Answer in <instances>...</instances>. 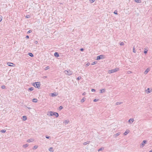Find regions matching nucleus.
Instances as JSON below:
<instances>
[{
    "instance_id": "obj_1",
    "label": "nucleus",
    "mask_w": 152,
    "mask_h": 152,
    "mask_svg": "<svg viewBox=\"0 0 152 152\" xmlns=\"http://www.w3.org/2000/svg\"><path fill=\"white\" fill-rule=\"evenodd\" d=\"M119 70V68H116L114 69L109 70L108 71V72L109 73L111 74L117 72Z\"/></svg>"
},
{
    "instance_id": "obj_2",
    "label": "nucleus",
    "mask_w": 152,
    "mask_h": 152,
    "mask_svg": "<svg viewBox=\"0 0 152 152\" xmlns=\"http://www.w3.org/2000/svg\"><path fill=\"white\" fill-rule=\"evenodd\" d=\"M64 72L67 75H71L73 73V72L69 70H65L64 71Z\"/></svg>"
},
{
    "instance_id": "obj_3",
    "label": "nucleus",
    "mask_w": 152,
    "mask_h": 152,
    "mask_svg": "<svg viewBox=\"0 0 152 152\" xmlns=\"http://www.w3.org/2000/svg\"><path fill=\"white\" fill-rule=\"evenodd\" d=\"M50 116L54 115L56 117H58L59 116L58 114V113L56 112H54L53 111H50Z\"/></svg>"
},
{
    "instance_id": "obj_4",
    "label": "nucleus",
    "mask_w": 152,
    "mask_h": 152,
    "mask_svg": "<svg viewBox=\"0 0 152 152\" xmlns=\"http://www.w3.org/2000/svg\"><path fill=\"white\" fill-rule=\"evenodd\" d=\"M147 141L146 140H143L142 142V143L140 145V147H143L145 145V144L146 143Z\"/></svg>"
},
{
    "instance_id": "obj_5",
    "label": "nucleus",
    "mask_w": 152,
    "mask_h": 152,
    "mask_svg": "<svg viewBox=\"0 0 152 152\" xmlns=\"http://www.w3.org/2000/svg\"><path fill=\"white\" fill-rule=\"evenodd\" d=\"M34 86L35 88H39L40 86V84L39 83V82H36L35 84H34Z\"/></svg>"
},
{
    "instance_id": "obj_6",
    "label": "nucleus",
    "mask_w": 152,
    "mask_h": 152,
    "mask_svg": "<svg viewBox=\"0 0 152 152\" xmlns=\"http://www.w3.org/2000/svg\"><path fill=\"white\" fill-rule=\"evenodd\" d=\"M104 56L103 55H101L100 56H98L97 57V60H99L101 59H103L104 58Z\"/></svg>"
},
{
    "instance_id": "obj_7",
    "label": "nucleus",
    "mask_w": 152,
    "mask_h": 152,
    "mask_svg": "<svg viewBox=\"0 0 152 152\" xmlns=\"http://www.w3.org/2000/svg\"><path fill=\"white\" fill-rule=\"evenodd\" d=\"M134 121L133 118H131L129 120L128 122L129 124H131L134 122Z\"/></svg>"
},
{
    "instance_id": "obj_8",
    "label": "nucleus",
    "mask_w": 152,
    "mask_h": 152,
    "mask_svg": "<svg viewBox=\"0 0 152 152\" xmlns=\"http://www.w3.org/2000/svg\"><path fill=\"white\" fill-rule=\"evenodd\" d=\"M121 134V133L120 132H118L116 134H114L113 136L114 137H116L117 136H118Z\"/></svg>"
},
{
    "instance_id": "obj_9",
    "label": "nucleus",
    "mask_w": 152,
    "mask_h": 152,
    "mask_svg": "<svg viewBox=\"0 0 152 152\" xmlns=\"http://www.w3.org/2000/svg\"><path fill=\"white\" fill-rule=\"evenodd\" d=\"M69 120H65L64 121L63 124L65 125H66L67 124H68L69 123Z\"/></svg>"
},
{
    "instance_id": "obj_10",
    "label": "nucleus",
    "mask_w": 152,
    "mask_h": 152,
    "mask_svg": "<svg viewBox=\"0 0 152 152\" xmlns=\"http://www.w3.org/2000/svg\"><path fill=\"white\" fill-rule=\"evenodd\" d=\"M150 69L149 68H148L144 72V74L145 75H146L147 74L148 72L150 71Z\"/></svg>"
},
{
    "instance_id": "obj_11",
    "label": "nucleus",
    "mask_w": 152,
    "mask_h": 152,
    "mask_svg": "<svg viewBox=\"0 0 152 152\" xmlns=\"http://www.w3.org/2000/svg\"><path fill=\"white\" fill-rule=\"evenodd\" d=\"M51 94V96L53 97L57 96L58 95V94L55 92L52 93Z\"/></svg>"
},
{
    "instance_id": "obj_12",
    "label": "nucleus",
    "mask_w": 152,
    "mask_h": 152,
    "mask_svg": "<svg viewBox=\"0 0 152 152\" xmlns=\"http://www.w3.org/2000/svg\"><path fill=\"white\" fill-rule=\"evenodd\" d=\"M150 89L148 88L145 90V91L146 92V93L147 94H149L151 92V91H150Z\"/></svg>"
},
{
    "instance_id": "obj_13",
    "label": "nucleus",
    "mask_w": 152,
    "mask_h": 152,
    "mask_svg": "<svg viewBox=\"0 0 152 152\" xmlns=\"http://www.w3.org/2000/svg\"><path fill=\"white\" fill-rule=\"evenodd\" d=\"M105 89L104 88L100 90V93H102L105 92Z\"/></svg>"
},
{
    "instance_id": "obj_14",
    "label": "nucleus",
    "mask_w": 152,
    "mask_h": 152,
    "mask_svg": "<svg viewBox=\"0 0 152 152\" xmlns=\"http://www.w3.org/2000/svg\"><path fill=\"white\" fill-rule=\"evenodd\" d=\"M54 55L55 56H56V57H58L59 56L58 53L57 52H55L54 53Z\"/></svg>"
},
{
    "instance_id": "obj_15",
    "label": "nucleus",
    "mask_w": 152,
    "mask_h": 152,
    "mask_svg": "<svg viewBox=\"0 0 152 152\" xmlns=\"http://www.w3.org/2000/svg\"><path fill=\"white\" fill-rule=\"evenodd\" d=\"M38 101V100L37 99H32V101L34 102H37Z\"/></svg>"
},
{
    "instance_id": "obj_16",
    "label": "nucleus",
    "mask_w": 152,
    "mask_h": 152,
    "mask_svg": "<svg viewBox=\"0 0 152 152\" xmlns=\"http://www.w3.org/2000/svg\"><path fill=\"white\" fill-rule=\"evenodd\" d=\"M28 144H26L23 145V146L24 148H25L28 147Z\"/></svg>"
},
{
    "instance_id": "obj_17",
    "label": "nucleus",
    "mask_w": 152,
    "mask_h": 152,
    "mask_svg": "<svg viewBox=\"0 0 152 152\" xmlns=\"http://www.w3.org/2000/svg\"><path fill=\"white\" fill-rule=\"evenodd\" d=\"M49 151L51 152H53V148L52 147L50 148L49 149Z\"/></svg>"
},
{
    "instance_id": "obj_18",
    "label": "nucleus",
    "mask_w": 152,
    "mask_h": 152,
    "mask_svg": "<svg viewBox=\"0 0 152 152\" xmlns=\"http://www.w3.org/2000/svg\"><path fill=\"white\" fill-rule=\"evenodd\" d=\"M33 141V140L32 139H30L28 140L27 141L28 142H30Z\"/></svg>"
},
{
    "instance_id": "obj_19",
    "label": "nucleus",
    "mask_w": 152,
    "mask_h": 152,
    "mask_svg": "<svg viewBox=\"0 0 152 152\" xmlns=\"http://www.w3.org/2000/svg\"><path fill=\"white\" fill-rule=\"evenodd\" d=\"M7 65L9 66H13L12 65L10 64H14L13 63H10V62H8L7 63Z\"/></svg>"
},
{
    "instance_id": "obj_20",
    "label": "nucleus",
    "mask_w": 152,
    "mask_h": 152,
    "mask_svg": "<svg viewBox=\"0 0 152 152\" xmlns=\"http://www.w3.org/2000/svg\"><path fill=\"white\" fill-rule=\"evenodd\" d=\"M145 49V50H144V53H145V54H146V53H147V52H148V49H146V48H145V49Z\"/></svg>"
},
{
    "instance_id": "obj_21",
    "label": "nucleus",
    "mask_w": 152,
    "mask_h": 152,
    "mask_svg": "<svg viewBox=\"0 0 152 152\" xmlns=\"http://www.w3.org/2000/svg\"><path fill=\"white\" fill-rule=\"evenodd\" d=\"M134 1L135 2L137 3H140L141 2L140 0H135Z\"/></svg>"
},
{
    "instance_id": "obj_22",
    "label": "nucleus",
    "mask_w": 152,
    "mask_h": 152,
    "mask_svg": "<svg viewBox=\"0 0 152 152\" xmlns=\"http://www.w3.org/2000/svg\"><path fill=\"white\" fill-rule=\"evenodd\" d=\"M34 88L33 87H31L28 88V91H33L34 90Z\"/></svg>"
},
{
    "instance_id": "obj_23",
    "label": "nucleus",
    "mask_w": 152,
    "mask_h": 152,
    "mask_svg": "<svg viewBox=\"0 0 152 152\" xmlns=\"http://www.w3.org/2000/svg\"><path fill=\"white\" fill-rule=\"evenodd\" d=\"M90 141H87V142H84V143H83V145H86L87 144H88L90 143Z\"/></svg>"
},
{
    "instance_id": "obj_24",
    "label": "nucleus",
    "mask_w": 152,
    "mask_h": 152,
    "mask_svg": "<svg viewBox=\"0 0 152 152\" xmlns=\"http://www.w3.org/2000/svg\"><path fill=\"white\" fill-rule=\"evenodd\" d=\"M86 98H83L81 100V102L82 103L85 100Z\"/></svg>"
},
{
    "instance_id": "obj_25",
    "label": "nucleus",
    "mask_w": 152,
    "mask_h": 152,
    "mask_svg": "<svg viewBox=\"0 0 152 152\" xmlns=\"http://www.w3.org/2000/svg\"><path fill=\"white\" fill-rule=\"evenodd\" d=\"M23 119L24 121H26L27 120V118L26 116H23Z\"/></svg>"
},
{
    "instance_id": "obj_26",
    "label": "nucleus",
    "mask_w": 152,
    "mask_h": 152,
    "mask_svg": "<svg viewBox=\"0 0 152 152\" xmlns=\"http://www.w3.org/2000/svg\"><path fill=\"white\" fill-rule=\"evenodd\" d=\"M28 55L31 57H32L34 56L31 53H28Z\"/></svg>"
},
{
    "instance_id": "obj_27",
    "label": "nucleus",
    "mask_w": 152,
    "mask_h": 152,
    "mask_svg": "<svg viewBox=\"0 0 152 152\" xmlns=\"http://www.w3.org/2000/svg\"><path fill=\"white\" fill-rule=\"evenodd\" d=\"M122 103V102H117L116 103V104L117 105L120 104Z\"/></svg>"
},
{
    "instance_id": "obj_28",
    "label": "nucleus",
    "mask_w": 152,
    "mask_h": 152,
    "mask_svg": "<svg viewBox=\"0 0 152 152\" xmlns=\"http://www.w3.org/2000/svg\"><path fill=\"white\" fill-rule=\"evenodd\" d=\"M129 133V131H125V132L124 133V134L125 135H127L128 133Z\"/></svg>"
},
{
    "instance_id": "obj_29",
    "label": "nucleus",
    "mask_w": 152,
    "mask_h": 152,
    "mask_svg": "<svg viewBox=\"0 0 152 152\" xmlns=\"http://www.w3.org/2000/svg\"><path fill=\"white\" fill-rule=\"evenodd\" d=\"M104 149V148H100L99 149H98V151L99 152L101 151H102Z\"/></svg>"
},
{
    "instance_id": "obj_30",
    "label": "nucleus",
    "mask_w": 152,
    "mask_h": 152,
    "mask_svg": "<svg viewBox=\"0 0 152 152\" xmlns=\"http://www.w3.org/2000/svg\"><path fill=\"white\" fill-rule=\"evenodd\" d=\"M6 131V130H4V129H3L1 131V132L3 133H4Z\"/></svg>"
},
{
    "instance_id": "obj_31",
    "label": "nucleus",
    "mask_w": 152,
    "mask_h": 152,
    "mask_svg": "<svg viewBox=\"0 0 152 152\" xmlns=\"http://www.w3.org/2000/svg\"><path fill=\"white\" fill-rule=\"evenodd\" d=\"M120 45L121 46L124 45V43L123 42H121L120 43Z\"/></svg>"
},
{
    "instance_id": "obj_32",
    "label": "nucleus",
    "mask_w": 152,
    "mask_h": 152,
    "mask_svg": "<svg viewBox=\"0 0 152 152\" xmlns=\"http://www.w3.org/2000/svg\"><path fill=\"white\" fill-rule=\"evenodd\" d=\"M1 87L2 89H5L6 88V86H2Z\"/></svg>"
},
{
    "instance_id": "obj_33",
    "label": "nucleus",
    "mask_w": 152,
    "mask_h": 152,
    "mask_svg": "<svg viewBox=\"0 0 152 152\" xmlns=\"http://www.w3.org/2000/svg\"><path fill=\"white\" fill-rule=\"evenodd\" d=\"M89 1L91 3H93L95 1V0H89Z\"/></svg>"
},
{
    "instance_id": "obj_34",
    "label": "nucleus",
    "mask_w": 152,
    "mask_h": 152,
    "mask_svg": "<svg viewBox=\"0 0 152 152\" xmlns=\"http://www.w3.org/2000/svg\"><path fill=\"white\" fill-rule=\"evenodd\" d=\"M49 68H50L48 66L46 67L45 68V70H46L49 69Z\"/></svg>"
},
{
    "instance_id": "obj_35",
    "label": "nucleus",
    "mask_w": 152,
    "mask_h": 152,
    "mask_svg": "<svg viewBox=\"0 0 152 152\" xmlns=\"http://www.w3.org/2000/svg\"><path fill=\"white\" fill-rule=\"evenodd\" d=\"M81 77H80V76H79V77H78L77 79V80H80V79H81Z\"/></svg>"
},
{
    "instance_id": "obj_36",
    "label": "nucleus",
    "mask_w": 152,
    "mask_h": 152,
    "mask_svg": "<svg viewBox=\"0 0 152 152\" xmlns=\"http://www.w3.org/2000/svg\"><path fill=\"white\" fill-rule=\"evenodd\" d=\"M131 73H132V72L130 71H129L127 72V73L129 74H130Z\"/></svg>"
},
{
    "instance_id": "obj_37",
    "label": "nucleus",
    "mask_w": 152,
    "mask_h": 152,
    "mask_svg": "<svg viewBox=\"0 0 152 152\" xmlns=\"http://www.w3.org/2000/svg\"><path fill=\"white\" fill-rule=\"evenodd\" d=\"M38 147V146H37V145H35L34 147V148L33 149H37Z\"/></svg>"
},
{
    "instance_id": "obj_38",
    "label": "nucleus",
    "mask_w": 152,
    "mask_h": 152,
    "mask_svg": "<svg viewBox=\"0 0 152 152\" xmlns=\"http://www.w3.org/2000/svg\"><path fill=\"white\" fill-rule=\"evenodd\" d=\"M2 20V17L1 16L0 17V22H1Z\"/></svg>"
},
{
    "instance_id": "obj_39",
    "label": "nucleus",
    "mask_w": 152,
    "mask_h": 152,
    "mask_svg": "<svg viewBox=\"0 0 152 152\" xmlns=\"http://www.w3.org/2000/svg\"><path fill=\"white\" fill-rule=\"evenodd\" d=\"M99 100L98 99H94V102H97V101H98Z\"/></svg>"
},
{
    "instance_id": "obj_40",
    "label": "nucleus",
    "mask_w": 152,
    "mask_h": 152,
    "mask_svg": "<svg viewBox=\"0 0 152 152\" xmlns=\"http://www.w3.org/2000/svg\"><path fill=\"white\" fill-rule=\"evenodd\" d=\"M114 13L115 14H117V10H115L114 12Z\"/></svg>"
},
{
    "instance_id": "obj_41",
    "label": "nucleus",
    "mask_w": 152,
    "mask_h": 152,
    "mask_svg": "<svg viewBox=\"0 0 152 152\" xmlns=\"http://www.w3.org/2000/svg\"><path fill=\"white\" fill-rule=\"evenodd\" d=\"M96 63V62H95V61H94V62H93L92 63V65H94V64H95Z\"/></svg>"
},
{
    "instance_id": "obj_42",
    "label": "nucleus",
    "mask_w": 152,
    "mask_h": 152,
    "mask_svg": "<svg viewBox=\"0 0 152 152\" xmlns=\"http://www.w3.org/2000/svg\"><path fill=\"white\" fill-rule=\"evenodd\" d=\"M32 32V31L31 30H29L27 32V33L29 34L31 33Z\"/></svg>"
},
{
    "instance_id": "obj_43",
    "label": "nucleus",
    "mask_w": 152,
    "mask_h": 152,
    "mask_svg": "<svg viewBox=\"0 0 152 152\" xmlns=\"http://www.w3.org/2000/svg\"><path fill=\"white\" fill-rule=\"evenodd\" d=\"M63 108L61 106H60L59 107V110H61Z\"/></svg>"
},
{
    "instance_id": "obj_44",
    "label": "nucleus",
    "mask_w": 152,
    "mask_h": 152,
    "mask_svg": "<svg viewBox=\"0 0 152 152\" xmlns=\"http://www.w3.org/2000/svg\"><path fill=\"white\" fill-rule=\"evenodd\" d=\"M47 139H49L50 138V137L49 136H46L45 137Z\"/></svg>"
},
{
    "instance_id": "obj_45",
    "label": "nucleus",
    "mask_w": 152,
    "mask_h": 152,
    "mask_svg": "<svg viewBox=\"0 0 152 152\" xmlns=\"http://www.w3.org/2000/svg\"><path fill=\"white\" fill-rule=\"evenodd\" d=\"M91 91L92 92L95 91V90L94 89H91Z\"/></svg>"
},
{
    "instance_id": "obj_46",
    "label": "nucleus",
    "mask_w": 152,
    "mask_h": 152,
    "mask_svg": "<svg viewBox=\"0 0 152 152\" xmlns=\"http://www.w3.org/2000/svg\"><path fill=\"white\" fill-rule=\"evenodd\" d=\"M26 38L28 39V38H29V37L28 36V35H27V36H26Z\"/></svg>"
},
{
    "instance_id": "obj_47",
    "label": "nucleus",
    "mask_w": 152,
    "mask_h": 152,
    "mask_svg": "<svg viewBox=\"0 0 152 152\" xmlns=\"http://www.w3.org/2000/svg\"><path fill=\"white\" fill-rule=\"evenodd\" d=\"M43 78H44V79H45V78H46L47 77V76H44V77H43Z\"/></svg>"
},
{
    "instance_id": "obj_48",
    "label": "nucleus",
    "mask_w": 152,
    "mask_h": 152,
    "mask_svg": "<svg viewBox=\"0 0 152 152\" xmlns=\"http://www.w3.org/2000/svg\"><path fill=\"white\" fill-rule=\"evenodd\" d=\"M133 52H134V53H136V51H135L134 50V48H133Z\"/></svg>"
},
{
    "instance_id": "obj_49",
    "label": "nucleus",
    "mask_w": 152,
    "mask_h": 152,
    "mask_svg": "<svg viewBox=\"0 0 152 152\" xmlns=\"http://www.w3.org/2000/svg\"><path fill=\"white\" fill-rule=\"evenodd\" d=\"M86 93L84 92V93H83L82 94V95H86Z\"/></svg>"
},
{
    "instance_id": "obj_50",
    "label": "nucleus",
    "mask_w": 152,
    "mask_h": 152,
    "mask_svg": "<svg viewBox=\"0 0 152 152\" xmlns=\"http://www.w3.org/2000/svg\"><path fill=\"white\" fill-rule=\"evenodd\" d=\"M84 50V49L83 48H81L80 49V50L81 51H83Z\"/></svg>"
},
{
    "instance_id": "obj_51",
    "label": "nucleus",
    "mask_w": 152,
    "mask_h": 152,
    "mask_svg": "<svg viewBox=\"0 0 152 152\" xmlns=\"http://www.w3.org/2000/svg\"><path fill=\"white\" fill-rule=\"evenodd\" d=\"M34 43H35V44H37V43H38V42H37V41H35V42H34Z\"/></svg>"
},
{
    "instance_id": "obj_52",
    "label": "nucleus",
    "mask_w": 152,
    "mask_h": 152,
    "mask_svg": "<svg viewBox=\"0 0 152 152\" xmlns=\"http://www.w3.org/2000/svg\"><path fill=\"white\" fill-rule=\"evenodd\" d=\"M26 18H29V15H26Z\"/></svg>"
},
{
    "instance_id": "obj_53",
    "label": "nucleus",
    "mask_w": 152,
    "mask_h": 152,
    "mask_svg": "<svg viewBox=\"0 0 152 152\" xmlns=\"http://www.w3.org/2000/svg\"><path fill=\"white\" fill-rule=\"evenodd\" d=\"M89 63H88L87 64H86V65L87 66H89Z\"/></svg>"
},
{
    "instance_id": "obj_54",
    "label": "nucleus",
    "mask_w": 152,
    "mask_h": 152,
    "mask_svg": "<svg viewBox=\"0 0 152 152\" xmlns=\"http://www.w3.org/2000/svg\"><path fill=\"white\" fill-rule=\"evenodd\" d=\"M149 152H152V149Z\"/></svg>"
},
{
    "instance_id": "obj_55",
    "label": "nucleus",
    "mask_w": 152,
    "mask_h": 152,
    "mask_svg": "<svg viewBox=\"0 0 152 152\" xmlns=\"http://www.w3.org/2000/svg\"><path fill=\"white\" fill-rule=\"evenodd\" d=\"M27 108H28V109H31V108L30 107H27Z\"/></svg>"
}]
</instances>
